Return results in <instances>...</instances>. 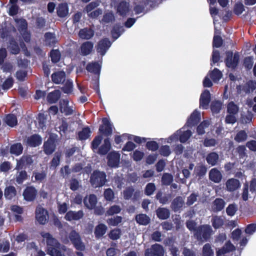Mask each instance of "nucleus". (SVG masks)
Instances as JSON below:
<instances>
[{
	"label": "nucleus",
	"mask_w": 256,
	"mask_h": 256,
	"mask_svg": "<svg viewBox=\"0 0 256 256\" xmlns=\"http://www.w3.org/2000/svg\"><path fill=\"white\" fill-rule=\"evenodd\" d=\"M46 242L47 254L50 256H64L61 250V244L48 232L42 235Z\"/></svg>",
	"instance_id": "obj_1"
},
{
	"label": "nucleus",
	"mask_w": 256,
	"mask_h": 256,
	"mask_svg": "<svg viewBox=\"0 0 256 256\" xmlns=\"http://www.w3.org/2000/svg\"><path fill=\"white\" fill-rule=\"evenodd\" d=\"M106 182V175L104 172L94 170L90 176V182L94 188L102 187Z\"/></svg>",
	"instance_id": "obj_2"
},
{
	"label": "nucleus",
	"mask_w": 256,
	"mask_h": 256,
	"mask_svg": "<svg viewBox=\"0 0 256 256\" xmlns=\"http://www.w3.org/2000/svg\"><path fill=\"white\" fill-rule=\"evenodd\" d=\"M158 2L156 0H144L140 4L136 5L134 10L137 14L142 12L147 13L159 6Z\"/></svg>",
	"instance_id": "obj_3"
},
{
	"label": "nucleus",
	"mask_w": 256,
	"mask_h": 256,
	"mask_svg": "<svg viewBox=\"0 0 256 256\" xmlns=\"http://www.w3.org/2000/svg\"><path fill=\"white\" fill-rule=\"evenodd\" d=\"M102 68V65L98 62H92L88 64L86 66V70L96 76V80L94 82V86L93 88L95 90H98V80L100 70Z\"/></svg>",
	"instance_id": "obj_4"
},
{
	"label": "nucleus",
	"mask_w": 256,
	"mask_h": 256,
	"mask_svg": "<svg viewBox=\"0 0 256 256\" xmlns=\"http://www.w3.org/2000/svg\"><path fill=\"white\" fill-rule=\"evenodd\" d=\"M34 164L32 156L30 155H23L19 160H16V170H25L30 168L32 170Z\"/></svg>",
	"instance_id": "obj_5"
},
{
	"label": "nucleus",
	"mask_w": 256,
	"mask_h": 256,
	"mask_svg": "<svg viewBox=\"0 0 256 256\" xmlns=\"http://www.w3.org/2000/svg\"><path fill=\"white\" fill-rule=\"evenodd\" d=\"M226 58L224 62L228 68H236L240 58V56L238 52L233 54L231 50L226 51L225 53Z\"/></svg>",
	"instance_id": "obj_6"
},
{
	"label": "nucleus",
	"mask_w": 256,
	"mask_h": 256,
	"mask_svg": "<svg viewBox=\"0 0 256 256\" xmlns=\"http://www.w3.org/2000/svg\"><path fill=\"white\" fill-rule=\"evenodd\" d=\"M68 238L73 244L74 248L78 250L83 251L85 249V246L82 242L79 234L74 230H72L69 234Z\"/></svg>",
	"instance_id": "obj_7"
},
{
	"label": "nucleus",
	"mask_w": 256,
	"mask_h": 256,
	"mask_svg": "<svg viewBox=\"0 0 256 256\" xmlns=\"http://www.w3.org/2000/svg\"><path fill=\"white\" fill-rule=\"evenodd\" d=\"M212 232L211 226L210 225L205 224L198 227L194 234L198 240L203 238L207 240L210 238Z\"/></svg>",
	"instance_id": "obj_8"
},
{
	"label": "nucleus",
	"mask_w": 256,
	"mask_h": 256,
	"mask_svg": "<svg viewBox=\"0 0 256 256\" xmlns=\"http://www.w3.org/2000/svg\"><path fill=\"white\" fill-rule=\"evenodd\" d=\"M98 132L106 136H109L112 134V125L108 118H104L102 119V124L99 127Z\"/></svg>",
	"instance_id": "obj_9"
},
{
	"label": "nucleus",
	"mask_w": 256,
	"mask_h": 256,
	"mask_svg": "<svg viewBox=\"0 0 256 256\" xmlns=\"http://www.w3.org/2000/svg\"><path fill=\"white\" fill-rule=\"evenodd\" d=\"M164 248L160 244H152L150 248L145 250V256H164Z\"/></svg>",
	"instance_id": "obj_10"
},
{
	"label": "nucleus",
	"mask_w": 256,
	"mask_h": 256,
	"mask_svg": "<svg viewBox=\"0 0 256 256\" xmlns=\"http://www.w3.org/2000/svg\"><path fill=\"white\" fill-rule=\"evenodd\" d=\"M111 45L112 42L108 38H104L98 43L96 46V52L102 56L106 54Z\"/></svg>",
	"instance_id": "obj_11"
},
{
	"label": "nucleus",
	"mask_w": 256,
	"mask_h": 256,
	"mask_svg": "<svg viewBox=\"0 0 256 256\" xmlns=\"http://www.w3.org/2000/svg\"><path fill=\"white\" fill-rule=\"evenodd\" d=\"M36 218L40 224H44L47 222L48 211L40 206H38L36 209Z\"/></svg>",
	"instance_id": "obj_12"
},
{
	"label": "nucleus",
	"mask_w": 256,
	"mask_h": 256,
	"mask_svg": "<svg viewBox=\"0 0 256 256\" xmlns=\"http://www.w3.org/2000/svg\"><path fill=\"white\" fill-rule=\"evenodd\" d=\"M38 190L34 186H28L22 194L24 198L27 202H33L36 197Z\"/></svg>",
	"instance_id": "obj_13"
},
{
	"label": "nucleus",
	"mask_w": 256,
	"mask_h": 256,
	"mask_svg": "<svg viewBox=\"0 0 256 256\" xmlns=\"http://www.w3.org/2000/svg\"><path fill=\"white\" fill-rule=\"evenodd\" d=\"M120 154L117 152H112L107 156L108 164L111 168H118L120 164Z\"/></svg>",
	"instance_id": "obj_14"
},
{
	"label": "nucleus",
	"mask_w": 256,
	"mask_h": 256,
	"mask_svg": "<svg viewBox=\"0 0 256 256\" xmlns=\"http://www.w3.org/2000/svg\"><path fill=\"white\" fill-rule=\"evenodd\" d=\"M42 141V139L40 135L33 134L26 138V145L32 148H36L40 146Z\"/></svg>",
	"instance_id": "obj_15"
},
{
	"label": "nucleus",
	"mask_w": 256,
	"mask_h": 256,
	"mask_svg": "<svg viewBox=\"0 0 256 256\" xmlns=\"http://www.w3.org/2000/svg\"><path fill=\"white\" fill-rule=\"evenodd\" d=\"M44 152L46 155L52 154L56 148L55 140L52 138H48V140L44 142L43 145Z\"/></svg>",
	"instance_id": "obj_16"
},
{
	"label": "nucleus",
	"mask_w": 256,
	"mask_h": 256,
	"mask_svg": "<svg viewBox=\"0 0 256 256\" xmlns=\"http://www.w3.org/2000/svg\"><path fill=\"white\" fill-rule=\"evenodd\" d=\"M200 120V112L197 110H194L188 119L186 124L187 126L192 128L197 125Z\"/></svg>",
	"instance_id": "obj_17"
},
{
	"label": "nucleus",
	"mask_w": 256,
	"mask_h": 256,
	"mask_svg": "<svg viewBox=\"0 0 256 256\" xmlns=\"http://www.w3.org/2000/svg\"><path fill=\"white\" fill-rule=\"evenodd\" d=\"M210 94L208 90H205L202 93L200 98V106L203 109H207L210 102Z\"/></svg>",
	"instance_id": "obj_18"
},
{
	"label": "nucleus",
	"mask_w": 256,
	"mask_h": 256,
	"mask_svg": "<svg viewBox=\"0 0 256 256\" xmlns=\"http://www.w3.org/2000/svg\"><path fill=\"white\" fill-rule=\"evenodd\" d=\"M84 216L83 211L80 210L78 211L70 210L68 212L64 218L67 221L71 222L72 220H78L81 219Z\"/></svg>",
	"instance_id": "obj_19"
},
{
	"label": "nucleus",
	"mask_w": 256,
	"mask_h": 256,
	"mask_svg": "<svg viewBox=\"0 0 256 256\" xmlns=\"http://www.w3.org/2000/svg\"><path fill=\"white\" fill-rule=\"evenodd\" d=\"M98 200L96 196L94 194L89 195L88 198L85 197L84 199V206L89 210H92L97 204Z\"/></svg>",
	"instance_id": "obj_20"
},
{
	"label": "nucleus",
	"mask_w": 256,
	"mask_h": 256,
	"mask_svg": "<svg viewBox=\"0 0 256 256\" xmlns=\"http://www.w3.org/2000/svg\"><path fill=\"white\" fill-rule=\"evenodd\" d=\"M93 48L94 43L90 41H86L80 46V54L83 56H86L92 52Z\"/></svg>",
	"instance_id": "obj_21"
},
{
	"label": "nucleus",
	"mask_w": 256,
	"mask_h": 256,
	"mask_svg": "<svg viewBox=\"0 0 256 256\" xmlns=\"http://www.w3.org/2000/svg\"><path fill=\"white\" fill-rule=\"evenodd\" d=\"M66 74L64 71H58L54 72L52 76V80L56 84L63 83L66 80Z\"/></svg>",
	"instance_id": "obj_22"
},
{
	"label": "nucleus",
	"mask_w": 256,
	"mask_h": 256,
	"mask_svg": "<svg viewBox=\"0 0 256 256\" xmlns=\"http://www.w3.org/2000/svg\"><path fill=\"white\" fill-rule=\"evenodd\" d=\"M17 172L14 176V180L18 184H22L26 180L28 175L25 170H16Z\"/></svg>",
	"instance_id": "obj_23"
},
{
	"label": "nucleus",
	"mask_w": 256,
	"mask_h": 256,
	"mask_svg": "<svg viewBox=\"0 0 256 256\" xmlns=\"http://www.w3.org/2000/svg\"><path fill=\"white\" fill-rule=\"evenodd\" d=\"M226 202L222 198H216L212 202V210L214 212L222 210L225 206Z\"/></svg>",
	"instance_id": "obj_24"
},
{
	"label": "nucleus",
	"mask_w": 256,
	"mask_h": 256,
	"mask_svg": "<svg viewBox=\"0 0 256 256\" xmlns=\"http://www.w3.org/2000/svg\"><path fill=\"white\" fill-rule=\"evenodd\" d=\"M226 190L228 192H234L240 186V181L236 178H232L228 179L226 183Z\"/></svg>",
	"instance_id": "obj_25"
},
{
	"label": "nucleus",
	"mask_w": 256,
	"mask_h": 256,
	"mask_svg": "<svg viewBox=\"0 0 256 256\" xmlns=\"http://www.w3.org/2000/svg\"><path fill=\"white\" fill-rule=\"evenodd\" d=\"M8 48L12 54H18L20 52V50L18 42L12 37L9 40V45Z\"/></svg>",
	"instance_id": "obj_26"
},
{
	"label": "nucleus",
	"mask_w": 256,
	"mask_h": 256,
	"mask_svg": "<svg viewBox=\"0 0 256 256\" xmlns=\"http://www.w3.org/2000/svg\"><path fill=\"white\" fill-rule=\"evenodd\" d=\"M209 178L214 182L218 183L222 179V174L216 168H213L209 172Z\"/></svg>",
	"instance_id": "obj_27"
},
{
	"label": "nucleus",
	"mask_w": 256,
	"mask_h": 256,
	"mask_svg": "<svg viewBox=\"0 0 256 256\" xmlns=\"http://www.w3.org/2000/svg\"><path fill=\"white\" fill-rule=\"evenodd\" d=\"M94 36V31L90 28L80 29L78 32L79 37L83 40H90Z\"/></svg>",
	"instance_id": "obj_28"
},
{
	"label": "nucleus",
	"mask_w": 256,
	"mask_h": 256,
	"mask_svg": "<svg viewBox=\"0 0 256 256\" xmlns=\"http://www.w3.org/2000/svg\"><path fill=\"white\" fill-rule=\"evenodd\" d=\"M68 7L66 3H61L56 8L58 16L61 18L66 17L68 14Z\"/></svg>",
	"instance_id": "obj_29"
},
{
	"label": "nucleus",
	"mask_w": 256,
	"mask_h": 256,
	"mask_svg": "<svg viewBox=\"0 0 256 256\" xmlns=\"http://www.w3.org/2000/svg\"><path fill=\"white\" fill-rule=\"evenodd\" d=\"M117 12L121 16H125L129 12L130 8L128 3L125 1L120 2L117 6Z\"/></svg>",
	"instance_id": "obj_30"
},
{
	"label": "nucleus",
	"mask_w": 256,
	"mask_h": 256,
	"mask_svg": "<svg viewBox=\"0 0 256 256\" xmlns=\"http://www.w3.org/2000/svg\"><path fill=\"white\" fill-rule=\"evenodd\" d=\"M206 159L208 164L211 166H214L218 163L219 156L216 152H210L207 154Z\"/></svg>",
	"instance_id": "obj_31"
},
{
	"label": "nucleus",
	"mask_w": 256,
	"mask_h": 256,
	"mask_svg": "<svg viewBox=\"0 0 256 256\" xmlns=\"http://www.w3.org/2000/svg\"><path fill=\"white\" fill-rule=\"evenodd\" d=\"M108 230V227L104 224H98L94 230V234L95 236L97 238H100L103 236L106 233Z\"/></svg>",
	"instance_id": "obj_32"
},
{
	"label": "nucleus",
	"mask_w": 256,
	"mask_h": 256,
	"mask_svg": "<svg viewBox=\"0 0 256 256\" xmlns=\"http://www.w3.org/2000/svg\"><path fill=\"white\" fill-rule=\"evenodd\" d=\"M44 42L46 45L50 47L54 46L57 42L54 34L50 32L45 33Z\"/></svg>",
	"instance_id": "obj_33"
},
{
	"label": "nucleus",
	"mask_w": 256,
	"mask_h": 256,
	"mask_svg": "<svg viewBox=\"0 0 256 256\" xmlns=\"http://www.w3.org/2000/svg\"><path fill=\"white\" fill-rule=\"evenodd\" d=\"M111 148L110 138H107L104 140V143L98 148V153L101 155L106 154Z\"/></svg>",
	"instance_id": "obj_34"
},
{
	"label": "nucleus",
	"mask_w": 256,
	"mask_h": 256,
	"mask_svg": "<svg viewBox=\"0 0 256 256\" xmlns=\"http://www.w3.org/2000/svg\"><path fill=\"white\" fill-rule=\"evenodd\" d=\"M24 148L20 142H17L12 144L10 148V152L16 156L20 155L23 152Z\"/></svg>",
	"instance_id": "obj_35"
},
{
	"label": "nucleus",
	"mask_w": 256,
	"mask_h": 256,
	"mask_svg": "<svg viewBox=\"0 0 256 256\" xmlns=\"http://www.w3.org/2000/svg\"><path fill=\"white\" fill-rule=\"evenodd\" d=\"M155 198L158 200L160 204H165L170 201V194H164L161 190H159L157 192Z\"/></svg>",
	"instance_id": "obj_36"
},
{
	"label": "nucleus",
	"mask_w": 256,
	"mask_h": 256,
	"mask_svg": "<svg viewBox=\"0 0 256 256\" xmlns=\"http://www.w3.org/2000/svg\"><path fill=\"white\" fill-rule=\"evenodd\" d=\"M156 212L157 217L160 220H166L170 216V210L166 208H158Z\"/></svg>",
	"instance_id": "obj_37"
},
{
	"label": "nucleus",
	"mask_w": 256,
	"mask_h": 256,
	"mask_svg": "<svg viewBox=\"0 0 256 256\" xmlns=\"http://www.w3.org/2000/svg\"><path fill=\"white\" fill-rule=\"evenodd\" d=\"M60 97V92L59 90H54L48 94L47 96V101L50 104H55Z\"/></svg>",
	"instance_id": "obj_38"
},
{
	"label": "nucleus",
	"mask_w": 256,
	"mask_h": 256,
	"mask_svg": "<svg viewBox=\"0 0 256 256\" xmlns=\"http://www.w3.org/2000/svg\"><path fill=\"white\" fill-rule=\"evenodd\" d=\"M4 120L6 124L11 128H13L18 124L17 118L13 114H9L6 115Z\"/></svg>",
	"instance_id": "obj_39"
},
{
	"label": "nucleus",
	"mask_w": 256,
	"mask_h": 256,
	"mask_svg": "<svg viewBox=\"0 0 256 256\" xmlns=\"http://www.w3.org/2000/svg\"><path fill=\"white\" fill-rule=\"evenodd\" d=\"M61 157L62 152H56L54 154V156L50 162V169L55 170L60 165Z\"/></svg>",
	"instance_id": "obj_40"
},
{
	"label": "nucleus",
	"mask_w": 256,
	"mask_h": 256,
	"mask_svg": "<svg viewBox=\"0 0 256 256\" xmlns=\"http://www.w3.org/2000/svg\"><path fill=\"white\" fill-rule=\"evenodd\" d=\"M124 31V29L122 26H121L118 24H116L114 26L111 30L112 38L114 39V40H116L120 36Z\"/></svg>",
	"instance_id": "obj_41"
},
{
	"label": "nucleus",
	"mask_w": 256,
	"mask_h": 256,
	"mask_svg": "<svg viewBox=\"0 0 256 256\" xmlns=\"http://www.w3.org/2000/svg\"><path fill=\"white\" fill-rule=\"evenodd\" d=\"M91 130L88 126L83 128L81 131L78 132V138L80 140H84L88 138L90 136Z\"/></svg>",
	"instance_id": "obj_42"
},
{
	"label": "nucleus",
	"mask_w": 256,
	"mask_h": 256,
	"mask_svg": "<svg viewBox=\"0 0 256 256\" xmlns=\"http://www.w3.org/2000/svg\"><path fill=\"white\" fill-rule=\"evenodd\" d=\"M16 194V190L14 186H6L4 190V196L6 199L11 200Z\"/></svg>",
	"instance_id": "obj_43"
},
{
	"label": "nucleus",
	"mask_w": 256,
	"mask_h": 256,
	"mask_svg": "<svg viewBox=\"0 0 256 256\" xmlns=\"http://www.w3.org/2000/svg\"><path fill=\"white\" fill-rule=\"evenodd\" d=\"M33 177L34 178V180L33 181L34 182H37L38 183L42 182L46 179V172L44 170H42L40 172L34 171L32 172V178Z\"/></svg>",
	"instance_id": "obj_44"
},
{
	"label": "nucleus",
	"mask_w": 256,
	"mask_h": 256,
	"mask_svg": "<svg viewBox=\"0 0 256 256\" xmlns=\"http://www.w3.org/2000/svg\"><path fill=\"white\" fill-rule=\"evenodd\" d=\"M136 222L141 225L146 226L150 222V218L146 214H138L136 216Z\"/></svg>",
	"instance_id": "obj_45"
},
{
	"label": "nucleus",
	"mask_w": 256,
	"mask_h": 256,
	"mask_svg": "<svg viewBox=\"0 0 256 256\" xmlns=\"http://www.w3.org/2000/svg\"><path fill=\"white\" fill-rule=\"evenodd\" d=\"M50 56L52 63L58 62L60 59L61 54L58 49L52 50L50 52Z\"/></svg>",
	"instance_id": "obj_46"
},
{
	"label": "nucleus",
	"mask_w": 256,
	"mask_h": 256,
	"mask_svg": "<svg viewBox=\"0 0 256 256\" xmlns=\"http://www.w3.org/2000/svg\"><path fill=\"white\" fill-rule=\"evenodd\" d=\"M255 84H256V82H254L253 80H249L242 86V90L246 94H249L255 90L256 88Z\"/></svg>",
	"instance_id": "obj_47"
},
{
	"label": "nucleus",
	"mask_w": 256,
	"mask_h": 256,
	"mask_svg": "<svg viewBox=\"0 0 256 256\" xmlns=\"http://www.w3.org/2000/svg\"><path fill=\"white\" fill-rule=\"evenodd\" d=\"M248 138V134L244 130H241L238 132L234 140L237 142H242L246 141Z\"/></svg>",
	"instance_id": "obj_48"
},
{
	"label": "nucleus",
	"mask_w": 256,
	"mask_h": 256,
	"mask_svg": "<svg viewBox=\"0 0 256 256\" xmlns=\"http://www.w3.org/2000/svg\"><path fill=\"white\" fill-rule=\"evenodd\" d=\"M210 123L208 120H204L201 122L196 128V132L198 135L205 134V128L208 127Z\"/></svg>",
	"instance_id": "obj_49"
},
{
	"label": "nucleus",
	"mask_w": 256,
	"mask_h": 256,
	"mask_svg": "<svg viewBox=\"0 0 256 256\" xmlns=\"http://www.w3.org/2000/svg\"><path fill=\"white\" fill-rule=\"evenodd\" d=\"M194 171L196 176L202 178L203 177L206 173L207 168L204 164H200L195 168Z\"/></svg>",
	"instance_id": "obj_50"
},
{
	"label": "nucleus",
	"mask_w": 256,
	"mask_h": 256,
	"mask_svg": "<svg viewBox=\"0 0 256 256\" xmlns=\"http://www.w3.org/2000/svg\"><path fill=\"white\" fill-rule=\"evenodd\" d=\"M212 226L215 229H218L224 224V220L220 216H214L212 219Z\"/></svg>",
	"instance_id": "obj_51"
},
{
	"label": "nucleus",
	"mask_w": 256,
	"mask_h": 256,
	"mask_svg": "<svg viewBox=\"0 0 256 256\" xmlns=\"http://www.w3.org/2000/svg\"><path fill=\"white\" fill-rule=\"evenodd\" d=\"M156 190V186L155 184L153 182H149L146 185L144 192L146 196H150L154 194Z\"/></svg>",
	"instance_id": "obj_52"
},
{
	"label": "nucleus",
	"mask_w": 256,
	"mask_h": 256,
	"mask_svg": "<svg viewBox=\"0 0 256 256\" xmlns=\"http://www.w3.org/2000/svg\"><path fill=\"white\" fill-rule=\"evenodd\" d=\"M182 204L183 202L180 196L176 197L172 203V207L174 211L179 210L182 206Z\"/></svg>",
	"instance_id": "obj_53"
},
{
	"label": "nucleus",
	"mask_w": 256,
	"mask_h": 256,
	"mask_svg": "<svg viewBox=\"0 0 256 256\" xmlns=\"http://www.w3.org/2000/svg\"><path fill=\"white\" fill-rule=\"evenodd\" d=\"M222 103L220 101H213L210 104V110L213 114H218L222 109Z\"/></svg>",
	"instance_id": "obj_54"
},
{
	"label": "nucleus",
	"mask_w": 256,
	"mask_h": 256,
	"mask_svg": "<svg viewBox=\"0 0 256 256\" xmlns=\"http://www.w3.org/2000/svg\"><path fill=\"white\" fill-rule=\"evenodd\" d=\"M210 77L214 82L218 81L222 77V72L217 68H214L210 74Z\"/></svg>",
	"instance_id": "obj_55"
},
{
	"label": "nucleus",
	"mask_w": 256,
	"mask_h": 256,
	"mask_svg": "<svg viewBox=\"0 0 256 256\" xmlns=\"http://www.w3.org/2000/svg\"><path fill=\"white\" fill-rule=\"evenodd\" d=\"M104 196L106 201L112 202L114 198V192L110 188H108L104 190Z\"/></svg>",
	"instance_id": "obj_56"
},
{
	"label": "nucleus",
	"mask_w": 256,
	"mask_h": 256,
	"mask_svg": "<svg viewBox=\"0 0 256 256\" xmlns=\"http://www.w3.org/2000/svg\"><path fill=\"white\" fill-rule=\"evenodd\" d=\"M238 111V107L234 102H230L227 106V112L230 114H236Z\"/></svg>",
	"instance_id": "obj_57"
},
{
	"label": "nucleus",
	"mask_w": 256,
	"mask_h": 256,
	"mask_svg": "<svg viewBox=\"0 0 256 256\" xmlns=\"http://www.w3.org/2000/svg\"><path fill=\"white\" fill-rule=\"evenodd\" d=\"M99 4V2L98 1L92 2L86 6L84 8V12H86L88 15L90 13L92 12V10L96 8Z\"/></svg>",
	"instance_id": "obj_58"
},
{
	"label": "nucleus",
	"mask_w": 256,
	"mask_h": 256,
	"mask_svg": "<svg viewBox=\"0 0 256 256\" xmlns=\"http://www.w3.org/2000/svg\"><path fill=\"white\" fill-rule=\"evenodd\" d=\"M122 221V217L121 216H117L114 218H108L107 220V223L110 226H118L120 223H121Z\"/></svg>",
	"instance_id": "obj_59"
},
{
	"label": "nucleus",
	"mask_w": 256,
	"mask_h": 256,
	"mask_svg": "<svg viewBox=\"0 0 256 256\" xmlns=\"http://www.w3.org/2000/svg\"><path fill=\"white\" fill-rule=\"evenodd\" d=\"M103 139L102 136L98 134L96 136L91 143V148L94 150L97 149Z\"/></svg>",
	"instance_id": "obj_60"
},
{
	"label": "nucleus",
	"mask_w": 256,
	"mask_h": 256,
	"mask_svg": "<svg viewBox=\"0 0 256 256\" xmlns=\"http://www.w3.org/2000/svg\"><path fill=\"white\" fill-rule=\"evenodd\" d=\"M73 88V84L72 82L68 80L64 85L62 88V90L64 93L66 94H70L72 92Z\"/></svg>",
	"instance_id": "obj_61"
},
{
	"label": "nucleus",
	"mask_w": 256,
	"mask_h": 256,
	"mask_svg": "<svg viewBox=\"0 0 256 256\" xmlns=\"http://www.w3.org/2000/svg\"><path fill=\"white\" fill-rule=\"evenodd\" d=\"M192 132L190 130L183 132L179 136V140L182 143L186 142L192 136Z\"/></svg>",
	"instance_id": "obj_62"
},
{
	"label": "nucleus",
	"mask_w": 256,
	"mask_h": 256,
	"mask_svg": "<svg viewBox=\"0 0 256 256\" xmlns=\"http://www.w3.org/2000/svg\"><path fill=\"white\" fill-rule=\"evenodd\" d=\"M121 235V230L120 228H114L111 230L108 234L109 238L112 240L118 239Z\"/></svg>",
	"instance_id": "obj_63"
},
{
	"label": "nucleus",
	"mask_w": 256,
	"mask_h": 256,
	"mask_svg": "<svg viewBox=\"0 0 256 256\" xmlns=\"http://www.w3.org/2000/svg\"><path fill=\"white\" fill-rule=\"evenodd\" d=\"M202 256H214V252L210 244H206L204 246Z\"/></svg>",
	"instance_id": "obj_64"
}]
</instances>
